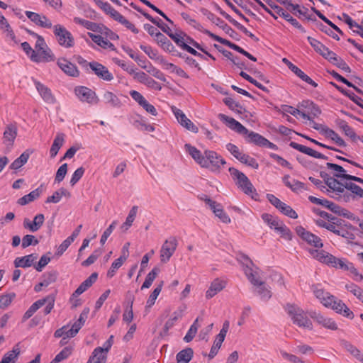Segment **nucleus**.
I'll list each match as a JSON object with an SVG mask.
<instances>
[{
  "label": "nucleus",
  "mask_w": 363,
  "mask_h": 363,
  "mask_svg": "<svg viewBox=\"0 0 363 363\" xmlns=\"http://www.w3.org/2000/svg\"><path fill=\"white\" fill-rule=\"evenodd\" d=\"M281 234V237L287 240H292V233L284 223H281L276 230Z\"/></svg>",
  "instance_id": "nucleus-60"
},
{
  "label": "nucleus",
  "mask_w": 363,
  "mask_h": 363,
  "mask_svg": "<svg viewBox=\"0 0 363 363\" xmlns=\"http://www.w3.org/2000/svg\"><path fill=\"white\" fill-rule=\"evenodd\" d=\"M133 319H124L125 323L127 326H130L128 333L123 337V340L126 342L133 338V333L136 330L137 325L135 323H131Z\"/></svg>",
  "instance_id": "nucleus-59"
},
{
  "label": "nucleus",
  "mask_w": 363,
  "mask_h": 363,
  "mask_svg": "<svg viewBox=\"0 0 363 363\" xmlns=\"http://www.w3.org/2000/svg\"><path fill=\"white\" fill-rule=\"evenodd\" d=\"M309 253L313 258L328 266L331 267L332 264L335 263V257L326 251L310 249Z\"/></svg>",
  "instance_id": "nucleus-20"
},
{
  "label": "nucleus",
  "mask_w": 363,
  "mask_h": 363,
  "mask_svg": "<svg viewBox=\"0 0 363 363\" xmlns=\"http://www.w3.org/2000/svg\"><path fill=\"white\" fill-rule=\"evenodd\" d=\"M203 13L207 17L208 20L215 23L216 26H219L222 28L227 34H228L230 37H233L234 34H236V32L232 29L227 23H225L222 19L216 16L211 11L203 9Z\"/></svg>",
  "instance_id": "nucleus-16"
},
{
  "label": "nucleus",
  "mask_w": 363,
  "mask_h": 363,
  "mask_svg": "<svg viewBox=\"0 0 363 363\" xmlns=\"http://www.w3.org/2000/svg\"><path fill=\"white\" fill-rule=\"evenodd\" d=\"M342 346L355 358L358 359L360 357V350H358L355 346L352 345L350 342L343 340L342 341Z\"/></svg>",
  "instance_id": "nucleus-54"
},
{
  "label": "nucleus",
  "mask_w": 363,
  "mask_h": 363,
  "mask_svg": "<svg viewBox=\"0 0 363 363\" xmlns=\"http://www.w3.org/2000/svg\"><path fill=\"white\" fill-rule=\"evenodd\" d=\"M72 354V348L69 347H65L60 352L50 363H58L67 359Z\"/></svg>",
  "instance_id": "nucleus-55"
},
{
  "label": "nucleus",
  "mask_w": 363,
  "mask_h": 363,
  "mask_svg": "<svg viewBox=\"0 0 363 363\" xmlns=\"http://www.w3.org/2000/svg\"><path fill=\"white\" fill-rule=\"evenodd\" d=\"M218 118L221 121L226 123L228 128L235 130L239 134L245 135L247 142L252 143L261 147L262 146L264 142H265V138L253 131H249L245 126H243L240 122L237 121L234 118L223 113H220L218 115Z\"/></svg>",
  "instance_id": "nucleus-2"
},
{
  "label": "nucleus",
  "mask_w": 363,
  "mask_h": 363,
  "mask_svg": "<svg viewBox=\"0 0 363 363\" xmlns=\"http://www.w3.org/2000/svg\"><path fill=\"white\" fill-rule=\"evenodd\" d=\"M240 162L247 164V166H250L254 169H258L259 164L256 161L255 159L253 157H251L248 155L242 154V156L240 157L238 160Z\"/></svg>",
  "instance_id": "nucleus-56"
},
{
  "label": "nucleus",
  "mask_w": 363,
  "mask_h": 363,
  "mask_svg": "<svg viewBox=\"0 0 363 363\" xmlns=\"http://www.w3.org/2000/svg\"><path fill=\"white\" fill-rule=\"evenodd\" d=\"M245 275L250 283L255 287L256 293L263 300H269L272 296V293L265 282L262 281L259 277L258 272L254 269L247 267L245 269Z\"/></svg>",
  "instance_id": "nucleus-4"
},
{
  "label": "nucleus",
  "mask_w": 363,
  "mask_h": 363,
  "mask_svg": "<svg viewBox=\"0 0 363 363\" xmlns=\"http://www.w3.org/2000/svg\"><path fill=\"white\" fill-rule=\"evenodd\" d=\"M173 112L178 121V122L184 128H186L187 130L193 132V133H198L199 128L197 126H196L183 113V111L179 108H174Z\"/></svg>",
  "instance_id": "nucleus-19"
},
{
  "label": "nucleus",
  "mask_w": 363,
  "mask_h": 363,
  "mask_svg": "<svg viewBox=\"0 0 363 363\" xmlns=\"http://www.w3.org/2000/svg\"><path fill=\"white\" fill-rule=\"evenodd\" d=\"M67 172V164H62L57 171L55 182L60 183L65 177Z\"/></svg>",
  "instance_id": "nucleus-64"
},
{
  "label": "nucleus",
  "mask_w": 363,
  "mask_h": 363,
  "mask_svg": "<svg viewBox=\"0 0 363 363\" xmlns=\"http://www.w3.org/2000/svg\"><path fill=\"white\" fill-rule=\"evenodd\" d=\"M88 65L94 74L99 78L106 81H111L113 79V74L102 64L93 61L89 62Z\"/></svg>",
  "instance_id": "nucleus-14"
},
{
  "label": "nucleus",
  "mask_w": 363,
  "mask_h": 363,
  "mask_svg": "<svg viewBox=\"0 0 363 363\" xmlns=\"http://www.w3.org/2000/svg\"><path fill=\"white\" fill-rule=\"evenodd\" d=\"M59 67L67 75L78 77L79 74L77 67L65 58H60L57 62Z\"/></svg>",
  "instance_id": "nucleus-23"
},
{
  "label": "nucleus",
  "mask_w": 363,
  "mask_h": 363,
  "mask_svg": "<svg viewBox=\"0 0 363 363\" xmlns=\"http://www.w3.org/2000/svg\"><path fill=\"white\" fill-rule=\"evenodd\" d=\"M178 242L175 237H170L166 240L160 250V261L162 263H167L174 253Z\"/></svg>",
  "instance_id": "nucleus-11"
},
{
  "label": "nucleus",
  "mask_w": 363,
  "mask_h": 363,
  "mask_svg": "<svg viewBox=\"0 0 363 363\" xmlns=\"http://www.w3.org/2000/svg\"><path fill=\"white\" fill-rule=\"evenodd\" d=\"M323 135L327 138H330L332 140L335 142V143L338 146H340V147H345L346 146L345 142L333 130L330 129L329 128H327V129L325 130V133H323Z\"/></svg>",
  "instance_id": "nucleus-42"
},
{
  "label": "nucleus",
  "mask_w": 363,
  "mask_h": 363,
  "mask_svg": "<svg viewBox=\"0 0 363 363\" xmlns=\"http://www.w3.org/2000/svg\"><path fill=\"white\" fill-rule=\"evenodd\" d=\"M284 309L287 314L291 318H298V316L302 318L303 316L306 318H308V316L310 318H318V314L316 312L314 311L305 313L303 309L295 304L287 303L284 306Z\"/></svg>",
  "instance_id": "nucleus-15"
},
{
  "label": "nucleus",
  "mask_w": 363,
  "mask_h": 363,
  "mask_svg": "<svg viewBox=\"0 0 363 363\" xmlns=\"http://www.w3.org/2000/svg\"><path fill=\"white\" fill-rule=\"evenodd\" d=\"M194 356V350L191 347H186L176 355V359L177 363H189Z\"/></svg>",
  "instance_id": "nucleus-34"
},
{
  "label": "nucleus",
  "mask_w": 363,
  "mask_h": 363,
  "mask_svg": "<svg viewBox=\"0 0 363 363\" xmlns=\"http://www.w3.org/2000/svg\"><path fill=\"white\" fill-rule=\"evenodd\" d=\"M26 16L35 25L45 28H51L52 22L45 16L32 11H26Z\"/></svg>",
  "instance_id": "nucleus-17"
},
{
  "label": "nucleus",
  "mask_w": 363,
  "mask_h": 363,
  "mask_svg": "<svg viewBox=\"0 0 363 363\" xmlns=\"http://www.w3.org/2000/svg\"><path fill=\"white\" fill-rule=\"evenodd\" d=\"M339 127L345 134L350 137L353 141H356L357 139H360L361 137L357 136L354 133V130L348 125V123L345 121H341L339 123Z\"/></svg>",
  "instance_id": "nucleus-40"
},
{
  "label": "nucleus",
  "mask_w": 363,
  "mask_h": 363,
  "mask_svg": "<svg viewBox=\"0 0 363 363\" xmlns=\"http://www.w3.org/2000/svg\"><path fill=\"white\" fill-rule=\"evenodd\" d=\"M17 133L18 128L16 123L6 125L3 133V143L6 145L8 150H10L13 147Z\"/></svg>",
  "instance_id": "nucleus-12"
},
{
  "label": "nucleus",
  "mask_w": 363,
  "mask_h": 363,
  "mask_svg": "<svg viewBox=\"0 0 363 363\" xmlns=\"http://www.w3.org/2000/svg\"><path fill=\"white\" fill-rule=\"evenodd\" d=\"M163 284H164V281H161L160 284L151 293V294L150 295L148 300L147 301V304L148 306H151L155 303L157 296H159L160 293L162 291Z\"/></svg>",
  "instance_id": "nucleus-57"
},
{
  "label": "nucleus",
  "mask_w": 363,
  "mask_h": 363,
  "mask_svg": "<svg viewBox=\"0 0 363 363\" xmlns=\"http://www.w3.org/2000/svg\"><path fill=\"white\" fill-rule=\"evenodd\" d=\"M225 287V282L222 280H220L219 279H214L212 283L211 284V286L209 289L207 290L206 296L208 298H212L217 293L220 291L223 288Z\"/></svg>",
  "instance_id": "nucleus-31"
},
{
  "label": "nucleus",
  "mask_w": 363,
  "mask_h": 363,
  "mask_svg": "<svg viewBox=\"0 0 363 363\" xmlns=\"http://www.w3.org/2000/svg\"><path fill=\"white\" fill-rule=\"evenodd\" d=\"M144 17L160 28L164 33L168 35L172 30L171 28L165 24L160 18H155L150 14H144Z\"/></svg>",
  "instance_id": "nucleus-41"
},
{
  "label": "nucleus",
  "mask_w": 363,
  "mask_h": 363,
  "mask_svg": "<svg viewBox=\"0 0 363 363\" xmlns=\"http://www.w3.org/2000/svg\"><path fill=\"white\" fill-rule=\"evenodd\" d=\"M30 58L35 62H48L55 60V57L52 50L47 45L40 51L33 52V55H30Z\"/></svg>",
  "instance_id": "nucleus-13"
},
{
  "label": "nucleus",
  "mask_w": 363,
  "mask_h": 363,
  "mask_svg": "<svg viewBox=\"0 0 363 363\" xmlns=\"http://www.w3.org/2000/svg\"><path fill=\"white\" fill-rule=\"evenodd\" d=\"M160 272V269L157 267H155L147 275L144 283L141 286V289H148L152 285L153 281L155 279L157 276Z\"/></svg>",
  "instance_id": "nucleus-38"
},
{
  "label": "nucleus",
  "mask_w": 363,
  "mask_h": 363,
  "mask_svg": "<svg viewBox=\"0 0 363 363\" xmlns=\"http://www.w3.org/2000/svg\"><path fill=\"white\" fill-rule=\"evenodd\" d=\"M53 33L57 38L58 43L66 48L74 46V40L72 33L67 30L63 26L57 24L53 27Z\"/></svg>",
  "instance_id": "nucleus-6"
},
{
  "label": "nucleus",
  "mask_w": 363,
  "mask_h": 363,
  "mask_svg": "<svg viewBox=\"0 0 363 363\" xmlns=\"http://www.w3.org/2000/svg\"><path fill=\"white\" fill-rule=\"evenodd\" d=\"M48 299L42 298L33 303L28 308V310L25 313L23 318H30L37 310L45 305Z\"/></svg>",
  "instance_id": "nucleus-44"
},
{
  "label": "nucleus",
  "mask_w": 363,
  "mask_h": 363,
  "mask_svg": "<svg viewBox=\"0 0 363 363\" xmlns=\"http://www.w3.org/2000/svg\"><path fill=\"white\" fill-rule=\"evenodd\" d=\"M74 93L80 101L90 105L97 104L99 99L95 91L86 86H77Z\"/></svg>",
  "instance_id": "nucleus-10"
},
{
  "label": "nucleus",
  "mask_w": 363,
  "mask_h": 363,
  "mask_svg": "<svg viewBox=\"0 0 363 363\" xmlns=\"http://www.w3.org/2000/svg\"><path fill=\"white\" fill-rule=\"evenodd\" d=\"M70 197V193L65 188H60L57 191H55L53 194L48 196L45 201V203H57L60 202L62 196Z\"/></svg>",
  "instance_id": "nucleus-37"
},
{
  "label": "nucleus",
  "mask_w": 363,
  "mask_h": 363,
  "mask_svg": "<svg viewBox=\"0 0 363 363\" xmlns=\"http://www.w3.org/2000/svg\"><path fill=\"white\" fill-rule=\"evenodd\" d=\"M15 297L16 294L14 293L0 296V308L4 309L7 308L11 303Z\"/></svg>",
  "instance_id": "nucleus-53"
},
{
  "label": "nucleus",
  "mask_w": 363,
  "mask_h": 363,
  "mask_svg": "<svg viewBox=\"0 0 363 363\" xmlns=\"http://www.w3.org/2000/svg\"><path fill=\"white\" fill-rule=\"evenodd\" d=\"M228 171L238 188L245 194L250 196L252 199H257L258 194L247 177L234 167H230Z\"/></svg>",
  "instance_id": "nucleus-3"
},
{
  "label": "nucleus",
  "mask_w": 363,
  "mask_h": 363,
  "mask_svg": "<svg viewBox=\"0 0 363 363\" xmlns=\"http://www.w3.org/2000/svg\"><path fill=\"white\" fill-rule=\"evenodd\" d=\"M307 40H308V43H310V45L315 50V52L319 53L321 56L323 55V54L325 51H327L328 48L325 45H324L322 43L318 41V40H316L311 36H308L307 38Z\"/></svg>",
  "instance_id": "nucleus-45"
},
{
  "label": "nucleus",
  "mask_w": 363,
  "mask_h": 363,
  "mask_svg": "<svg viewBox=\"0 0 363 363\" xmlns=\"http://www.w3.org/2000/svg\"><path fill=\"white\" fill-rule=\"evenodd\" d=\"M328 209L339 216H344L345 218H350L352 217V213L349 211L340 207L333 202L330 203V208Z\"/></svg>",
  "instance_id": "nucleus-46"
},
{
  "label": "nucleus",
  "mask_w": 363,
  "mask_h": 363,
  "mask_svg": "<svg viewBox=\"0 0 363 363\" xmlns=\"http://www.w3.org/2000/svg\"><path fill=\"white\" fill-rule=\"evenodd\" d=\"M39 241L33 235H26L22 239V247L23 249L29 247L30 245H36Z\"/></svg>",
  "instance_id": "nucleus-62"
},
{
  "label": "nucleus",
  "mask_w": 363,
  "mask_h": 363,
  "mask_svg": "<svg viewBox=\"0 0 363 363\" xmlns=\"http://www.w3.org/2000/svg\"><path fill=\"white\" fill-rule=\"evenodd\" d=\"M124 261L122 259V258H118L116 259L111 264L110 269L107 272V277L108 278L113 277L116 271L123 265Z\"/></svg>",
  "instance_id": "nucleus-61"
},
{
  "label": "nucleus",
  "mask_w": 363,
  "mask_h": 363,
  "mask_svg": "<svg viewBox=\"0 0 363 363\" xmlns=\"http://www.w3.org/2000/svg\"><path fill=\"white\" fill-rule=\"evenodd\" d=\"M58 276V273L56 270H52L48 272H46L43 276V281L44 286H48L50 284H52L56 281Z\"/></svg>",
  "instance_id": "nucleus-50"
},
{
  "label": "nucleus",
  "mask_w": 363,
  "mask_h": 363,
  "mask_svg": "<svg viewBox=\"0 0 363 363\" xmlns=\"http://www.w3.org/2000/svg\"><path fill=\"white\" fill-rule=\"evenodd\" d=\"M42 191L40 190V188L38 187L35 189V190L30 192L28 194H26L23 196V197L20 198L17 203L21 206H25L34 200L37 199L41 194Z\"/></svg>",
  "instance_id": "nucleus-35"
},
{
  "label": "nucleus",
  "mask_w": 363,
  "mask_h": 363,
  "mask_svg": "<svg viewBox=\"0 0 363 363\" xmlns=\"http://www.w3.org/2000/svg\"><path fill=\"white\" fill-rule=\"evenodd\" d=\"M74 22L77 24H79L81 26H83L86 29L90 30L93 32L101 33L103 28L106 29V27L101 26L96 23L91 22V21H87L85 19H82L79 17H74Z\"/></svg>",
  "instance_id": "nucleus-27"
},
{
  "label": "nucleus",
  "mask_w": 363,
  "mask_h": 363,
  "mask_svg": "<svg viewBox=\"0 0 363 363\" xmlns=\"http://www.w3.org/2000/svg\"><path fill=\"white\" fill-rule=\"evenodd\" d=\"M313 291L315 297L325 307L332 308L343 316L348 317L352 314V312L341 300L329 292L325 291L319 287V285L313 286Z\"/></svg>",
  "instance_id": "nucleus-1"
},
{
  "label": "nucleus",
  "mask_w": 363,
  "mask_h": 363,
  "mask_svg": "<svg viewBox=\"0 0 363 363\" xmlns=\"http://www.w3.org/2000/svg\"><path fill=\"white\" fill-rule=\"evenodd\" d=\"M44 215L39 213L34 217L33 221H30L28 218H25L23 225L26 229H28L30 232L34 233L41 228L44 223Z\"/></svg>",
  "instance_id": "nucleus-21"
},
{
  "label": "nucleus",
  "mask_w": 363,
  "mask_h": 363,
  "mask_svg": "<svg viewBox=\"0 0 363 363\" xmlns=\"http://www.w3.org/2000/svg\"><path fill=\"white\" fill-rule=\"evenodd\" d=\"M295 231L298 237H300L308 245L315 247L322 248L323 243L321 238L316 235L306 230L303 226L296 227Z\"/></svg>",
  "instance_id": "nucleus-9"
},
{
  "label": "nucleus",
  "mask_w": 363,
  "mask_h": 363,
  "mask_svg": "<svg viewBox=\"0 0 363 363\" xmlns=\"http://www.w3.org/2000/svg\"><path fill=\"white\" fill-rule=\"evenodd\" d=\"M289 145L292 148H294L296 150H298L299 152L304 153L306 155H308L311 157H313L314 158H318V159H323V160L328 159L327 156H325L320 152H318L317 151H315L310 147H308L305 145L298 144L296 142H291Z\"/></svg>",
  "instance_id": "nucleus-22"
},
{
  "label": "nucleus",
  "mask_w": 363,
  "mask_h": 363,
  "mask_svg": "<svg viewBox=\"0 0 363 363\" xmlns=\"http://www.w3.org/2000/svg\"><path fill=\"white\" fill-rule=\"evenodd\" d=\"M51 252H48L47 254L43 255L37 264L34 265L35 269L38 272H42L43 269L50 262Z\"/></svg>",
  "instance_id": "nucleus-58"
},
{
  "label": "nucleus",
  "mask_w": 363,
  "mask_h": 363,
  "mask_svg": "<svg viewBox=\"0 0 363 363\" xmlns=\"http://www.w3.org/2000/svg\"><path fill=\"white\" fill-rule=\"evenodd\" d=\"M282 62L288 67V68L293 72L297 77L301 79L303 81L311 84L313 87H317L318 84L315 82L311 77L306 74L301 69L297 66L291 63L288 59L283 58Z\"/></svg>",
  "instance_id": "nucleus-18"
},
{
  "label": "nucleus",
  "mask_w": 363,
  "mask_h": 363,
  "mask_svg": "<svg viewBox=\"0 0 363 363\" xmlns=\"http://www.w3.org/2000/svg\"><path fill=\"white\" fill-rule=\"evenodd\" d=\"M200 327L201 324L199 322V319H196L184 336V341L185 342H190L194 338L196 334L197 333L198 329Z\"/></svg>",
  "instance_id": "nucleus-43"
},
{
  "label": "nucleus",
  "mask_w": 363,
  "mask_h": 363,
  "mask_svg": "<svg viewBox=\"0 0 363 363\" xmlns=\"http://www.w3.org/2000/svg\"><path fill=\"white\" fill-rule=\"evenodd\" d=\"M185 150L192 157V158L201 165H206L205 155H202L200 150L196 147L191 145L190 144H186L184 145Z\"/></svg>",
  "instance_id": "nucleus-25"
},
{
  "label": "nucleus",
  "mask_w": 363,
  "mask_h": 363,
  "mask_svg": "<svg viewBox=\"0 0 363 363\" xmlns=\"http://www.w3.org/2000/svg\"><path fill=\"white\" fill-rule=\"evenodd\" d=\"M299 108L306 109L307 113L313 117H318L321 113L320 108L310 100H304L298 105Z\"/></svg>",
  "instance_id": "nucleus-28"
},
{
  "label": "nucleus",
  "mask_w": 363,
  "mask_h": 363,
  "mask_svg": "<svg viewBox=\"0 0 363 363\" xmlns=\"http://www.w3.org/2000/svg\"><path fill=\"white\" fill-rule=\"evenodd\" d=\"M325 184L334 191L344 193V185L334 177L328 178L325 180Z\"/></svg>",
  "instance_id": "nucleus-39"
},
{
  "label": "nucleus",
  "mask_w": 363,
  "mask_h": 363,
  "mask_svg": "<svg viewBox=\"0 0 363 363\" xmlns=\"http://www.w3.org/2000/svg\"><path fill=\"white\" fill-rule=\"evenodd\" d=\"M106 359L107 353L103 351L101 347H98L94 350L86 363H106Z\"/></svg>",
  "instance_id": "nucleus-29"
},
{
  "label": "nucleus",
  "mask_w": 363,
  "mask_h": 363,
  "mask_svg": "<svg viewBox=\"0 0 363 363\" xmlns=\"http://www.w3.org/2000/svg\"><path fill=\"white\" fill-rule=\"evenodd\" d=\"M64 137L65 135L62 133H58L56 135L50 150V157L54 158L58 153L59 150L64 144Z\"/></svg>",
  "instance_id": "nucleus-36"
},
{
  "label": "nucleus",
  "mask_w": 363,
  "mask_h": 363,
  "mask_svg": "<svg viewBox=\"0 0 363 363\" xmlns=\"http://www.w3.org/2000/svg\"><path fill=\"white\" fill-rule=\"evenodd\" d=\"M204 155L206 165H203L202 167L208 168L213 172L220 173L222 167L226 164L222 156L215 151L208 150L204 151Z\"/></svg>",
  "instance_id": "nucleus-5"
},
{
  "label": "nucleus",
  "mask_w": 363,
  "mask_h": 363,
  "mask_svg": "<svg viewBox=\"0 0 363 363\" xmlns=\"http://www.w3.org/2000/svg\"><path fill=\"white\" fill-rule=\"evenodd\" d=\"M114 20L118 21V23H121L122 25H123L125 28L130 30L133 33H138L139 30L135 26V25H133L132 23H130L129 21H128L120 13Z\"/></svg>",
  "instance_id": "nucleus-51"
},
{
  "label": "nucleus",
  "mask_w": 363,
  "mask_h": 363,
  "mask_svg": "<svg viewBox=\"0 0 363 363\" xmlns=\"http://www.w3.org/2000/svg\"><path fill=\"white\" fill-rule=\"evenodd\" d=\"M155 40L160 45L164 50L169 52H178L170 40L162 33H157V38H155Z\"/></svg>",
  "instance_id": "nucleus-30"
},
{
  "label": "nucleus",
  "mask_w": 363,
  "mask_h": 363,
  "mask_svg": "<svg viewBox=\"0 0 363 363\" xmlns=\"http://www.w3.org/2000/svg\"><path fill=\"white\" fill-rule=\"evenodd\" d=\"M345 189L350 190L354 196L363 198V189L358 185L352 182H346L344 185Z\"/></svg>",
  "instance_id": "nucleus-52"
},
{
  "label": "nucleus",
  "mask_w": 363,
  "mask_h": 363,
  "mask_svg": "<svg viewBox=\"0 0 363 363\" xmlns=\"http://www.w3.org/2000/svg\"><path fill=\"white\" fill-rule=\"evenodd\" d=\"M311 11H313L321 20H323L325 23L330 26L332 28L339 33L340 35H343V32L332 21L328 19L323 13H320V11L316 9L314 6L311 7Z\"/></svg>",
  "instance_id": "nucleus-48"
},
{
  "label": "nucleus",
  "mask_w": 363,
  "mask_h": 363,
  "mask_svg": "<svg viewBox=\"0 0 363 363\" xmlns=\"http://www.w3.org/2000/svg\"><path fill=\"white\" fill-rule=\"evenodd\" d=\"M20 354V349L18 345H16L12 351H10L4 354L0 363H10L13 359L17 357Z\"/></svg>",
  "instance_id": "nucleus-49"
},
{
  "label": "nucleus",
  "mask_w": 363,
  "mask_h": 363,
  "mask_svg": "<svg viewBox=\"0 0 363 363\" xmlns=\"http://www.w3.org/2000/svg\"><path fill=\"white\" fill-rule=\"evenodd\" d=\"M93 1L97 6H99L107 15H109L113 19H115L119 14V12L115 10L109 3L104 2L101 0Z\"/></svg>",
  "instance_id": "nucleus-32"
},
{
  "label": "nucleus",
  "mask_w": 363,
  "mask_h": 363,
  "mask_svg": "<svg viewBox=\"0 0 363 363\" xmlns=\"http://www.w3.org/2000/svg\"><path fill=\"white\" fill-rule=\"evenodd\" d=\"M272 9L274 10L275 15H279L286 21L289 22L294 27L298 29L301 33H305L306 30L298 23V21L294 18L289 13L286 12L281 7L277 5L272 0H263Z\"/></svg>",
  "instance_id": "nucleus-8"
},
{
  "label": "nucleus",
  "mask_w": 363,
  "mask_h": 363,
  "mask_svg": "<svg viewBox=\"0 0 363 363\" xmlns=\"http://www.w3.org/2000/svg\"><path fill=\"white\" fill-rule=\"evenodd\" d=\"M35 86L38 91L39 92V94L45 102L48 104L55 103V99L52 94L51 90L49 88H48L39 82L35 83Z\"/></svg>",
  "instance_id": "nucleus-26"
},
{
  "label": "nucleus",
  "mask_w": 363,
  "mask_h": 363,
  "mask_svg": "<svg viewBox=\"0 0 363 363\" xmlns=\"http://www.w3.org/2000/svg\"><path fill=\"white\" fill-rule=\"evenodd\" d=\"M103 100L113 108H120L122 105L119 98L113 92L106 91L103 94Z\"/></svg>",
  "instance_id": "nucleus-33"
},
{
  "label": "nucleus",
  "mask_w": 363,
  "mask_h": 363,
  "mask_svg": "<svg viewBox=\"0 0 363 363\" xmlns=\"http://www.w3.org/2000/svg\"><path fill=\"white\" fill-rule=\"evenodd\" d=\"M223 102L226 106H228L230 109L236 111L238 113H241L242 110L245 111V108H243L238 102H236L233 99L230 97L225 98L223 99Z\"/></svg>",
  "instance_id": "nucleus-47"
},
{
  "label": "nucleus",
  "mask_w": 363,
  "mask_h": 363,
  "mask_svg": "<svg viewBox=\"0 0 363 363\" xmlns=\"http://www.w3.org/2000/svg\"><path fill=\"white\" fill-rule=\"evenodd\" d=\"M98 277V274L96 272L92 273L86 280H84L79 287L74 291L72 294L73 297H77L82 294H83L85 291H86L90 286H92L94 283L96 282Z\"/></svg>",
  "instance_id": "nucleus-24"
},
{
  "label": "nucleus",
  "mask_w": 363,
  "mask_h": 363,
  "mask_svg": "<svg viewBox=\"0 0 363 363\" xmlns=\"http://www.w3.org/2000/svg\"><path fill=\"white\" fill-rule=\"evenodd\" d=\"M84 319H77L74 323H68L57 329L55 332L54 336L56 338H60L62 336L68 338L74 337L84 325Z\"/></svg>",
  "instance_id": "nucleus-7"
},
{
  "label": "nucleus",
  "mask_w": 363,
  "mask_h": 363,
  "mask_svg": "<svg viewBox=\"0 0 363 363\" xmlns=\"http://www.w3.org/2000/svg\"><path fill=\"white\" fill-rule=\"evenodd\" d=\"M263 220L267 223L271 228H274L277 230V228L279 225V221L277 219L273 218V216L268 213H264L262 216Z\"/></svg>",
  "instance_id": "nucleus-63"
}]
</instances>
